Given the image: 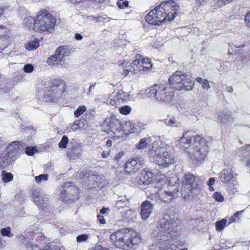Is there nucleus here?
<instances>
[{"label":"nucleus","instance_id":"1","mask_svg":"<svg viewBox=\"0 0 250 250\" xmlns=\"http://www.w3.org/2000/svg\"><path fill=\"white\" fill-rule=\"evenodd\" d=\"M178 220L174 215L165 214L159 219L152 234L153 244L150 246L149 250H174L177 247L175 238L178 235L177 227ZM180 250H188L186 248Z\"/></svg>","mask_w":250,"mask_h":250},{"label":"nucleus","instance_id":"2","mask_svg":"<svg viewBox=\"0 0 250 250\" xmlns=\"http://www.w3.org/2000/svg\"><path fill=\"white\" fill-rule=\"evenodd\" d=\"M179 6L174 0L164 1L150 11L146 17L151 24L159 25L164 21H171L177 16Z\"/></svg>","mask_w":250,"mask_h":250},{"label":"nucleus","instance_id":"3","mask_svg":"<svg viewBox=\"0 0 250 250\" xmlns=\"http://www.w3.org/2000/svg\"><path fill=\"white\" fill-rule=\"evenodd\" d=\"M142 241L140 233L128 229H122L112 233L110 241L115 247L124 250H129L137 246Z\"/></svg>","mask_w":250,"mask_h":250},{"label":"nucleus","instance_id":"4","mask_svg":"<svg viewBox=\"0 0 250 250\" xmlns=\"http://www.w3.org/2000/svg\"><path fill=\"white\" fill-rule=\"evenodd\" d=\"M56 20L46 10H41L37 14L35 22L34 29L39 32L52 33L55 28Z\"/></svg>","mask_w":250,"mask_h":250},{"label":"nucleus","instance_id":"5","mask_svg":"<svg viewBox=\"0 0 250 250\" xmlns=\"http://www.w3.org/2000/svg\"><path fill=\"white\" fill-rule=\"evenodd\" d=\"M199 188L200 185L194 175L189 173L184 175L181 187V194L185 200H189L196 196V191L199 190Z\"/></svg>","mask_w":250,"mask_h":250},{"label":"nucleus","instance_id":"6","mask_svg":"<svg viewBox=\"0 0 250 250\" xmlns=\"http://www.w3.org/2000/svg\"><path fill=\"white\" fill-rule=\"evenodd\" d=\"M169 84L172 88L182 90L190 91L192 89L194 83L187 78L186 73L181 71H177L168 79Z\"/></svg>","mask_w":250,"mask_h":250},{"label":"nucleus","instance_id":"7","mask_svg":"<svg viewBox=\"0 0 250 250\" xmlns=\"http://www.w3.org/2000/svg\"><path fill=\"white\" fill-rule=\"evenodd\" d=\"M150 153L153 156L155 163L162 167H168L175 162L174 157L163 146H152Z\"/></svg>","mask_w":250,"mask_h":250},{"label":"nucleus","instance_id":"8","mask_svg":"<svg viewBox=\"0 0 250 250\" xmlns=\"http://www.w3.org/2000/svg\"><path fill=\"white\" fill-rule=\"evenodd\" d=\"M194 137V144L196 148L190 146L188 151V154L191 157L194 158L198 162L202 161L206 157L208 150L209 147L206 144L205 139L199 135H196Z\"/></svg>","mask_w":250,"mask_h":250},{"label":"nucleus","instance_id":"9","mask_svg":"<svg viewBox=\"0 0 250 250\" xmlns=\"http://www.w3.org/2000/svg\"><path fill=\"white\" fill-rule=\"evenodd\" d=\"M38 86V88H41L44 93V99L46 102H55L62 94L63 90H61V87L63 88L64 84L62 83L57 85L46 82L43 86L41 84H39Z\"/></svg>","mask_w":250,"mask_h":250},{"label":"nucleus","instance_id":"10","mask_svg":"<svg viewBox=\"0 0 250 250\" xmlns=\"http://www.w3.org/2000/svg\"><path fill=\"white\" fill-rule=\"evenodd\" d=\"M60 197L62 200H74L78 198V189L77 188L71 186L70 183H66L60 188Z\"/></svg>","mask_w":250,"mask_h":250},{"label":"nucleus","instance_id":"11","mask_svg":"<svg viewBox=\"0 0 250 250\" xmlns=\"http://www.w3.org/2000/svg\"><path fill=\"white\" fill-rule=\"evenodd\" d=\"M174 95L173 92L168 89L167 84L166 83H160L157 84L156 91V100L166 102L171 101Z\"/></svg>","mask_w":250,"mask_h":250},{"label":"nucleus","instance_id":"12","mask_svg":"<svg viewBox=\"0 0 250 250\" xmlns=\"http://www.w3.org/2000/svg\"><path fill=\"white\" fill-rule=\"evenodd\" d=\"M134 74H138L142 71H146L152 67V64L149 59H145L142 56H137L136 59L133 62Z\"/></svg>","mask_w":250,"mask_h":250},{"label":"nucleus","instance_id":"13","mask_svg":"<svg viewBox=\"0 0 250 250\" xmlns=\"http://www.w3.org/2000/svg\"><path fill=\"white\" fill-rule=\"evenodd\" d=\"M144 163V160L142 158L139 156L134 157L126 163L125 170L129 174L134 173L140 169Z\"/></svg>","mask_w":250,"mask_h":250},{"label":"nucleus","instance_id":"14","mask_svg":"<svg viewBox=\"0 0 250 250\" xmlns=\"http://www.w3.org/2000/svg\"><path fill=\"white\" fill-rule=\"evenodd\" d=\"M179 191L178 186H169L163 193L162 191L161 193L158 192L159 199L164 202H168L177 196Z\"/></svg>","mask_w":250,"mask_h":250},{"label":"nucleus","instance_id":"15","mask_svg":"<svg viewBox=\"0 0 250 250\" xmlns=\"http://www.w3.org/2000/svg\"><path fill=\"white\" fill-rule=\"evenodd\" d=\"M136 183L138 186H145L151 184L153 180V174L149 169H145L136 179Z\"/></svg>","mask_w":250,"mask_h":250},{"label":"nucleus","instance_id":"16","mask_svg":"<svg viewBox=\"0 0 250 250\" xmlns=\"http://www.w3.org/2000/svg\"><path fill=\"white\" fill-rule=\"evenodd\" d=\"M32 200L38 206L43 208L48 199L41 190L35 189L32 191Z\"/></svg>","mask_w":250,"mask_h":250},{"label":"nucleus","instance_id":"17","mask_svg":"<svg viewBox=\"0 0 250 250\" xmlns=\"http://www.w3.org/2000/svg\"><path fill=\"white\" fill-rule=\"evenodd\" d=\"M153 205L149 201L143 202L141 206V216L143 220H146L152 213Z\"/></svg>","mask_w":250,"mask_h":250},{"label":"nucleus","instance_id":"18","mask_svg":"<svg viewBox=\"0 0 250 250\" xmlns=\"http://www.w3.org/2000/svg\"><path fill=\"white\" fill-rule=\"evenodd\" d=\"M65 62V59H62L56 52L53 55L48 58L46 63L50 66H62Z\"/></svg>","mask_w":250,"mask_h":250},{"label":"nucleus","instance_id":"19","mask_svg":"<svg viewBox=\"0 0 250 250\" xmlns=\"http://www.w3.org/2000/svg\"><path fill=\"white\" fill-rule=\"evenodd\" d=\"M220 178L224 183L233 182L236 180L232 170L230 169L223 170L221 173Z\"/></svg>","mask_w":250,"mask_h":250},{"label":"nucleus","instance_id":"20","mask_svg":"<svg viewBox=\"0 0 250 250\" xmlns=\"http://www.w3.org/2000/svg\"><path fill=\"white\" fill-rule=\"evenodd\" d=\"M193 135L188 132L184 133L183 137L180 139L181 146L184 149H188L192 143Z\"/></svg>","mask_w":250,"mask_h":250},{"label":"nucleus","instance_id":"21","mask_svg":"<svg viewBox=\"0 0 250 250\" xmlns=\"http://www.w3.org/2000/svg\"><path fill=\"white\" fill-rule=\"evenodd\" d=\"M109 126L112 132L115 133L116 132H120L122 129L121 122L117 119H112L109 124Z\"/></svg>","mask_w":250,"mask_h":250},{"label":"nucleus","instance_id":"22","mask_svg":"<svg viewBox=\"0 0 250 250\" xmlns=\"http://www.w3.org/2000/svg\"><path fill=\"white\" fill-rule=\"evenodd\" d=\"M55 52L62 59H64L65 57L69 56L70 54L69 47L66 45L59 46L55 51Z\"/></svg>","mask_w":250,"mask_h":250},{"label":"nucleus","instance_id":"23","mask_svg":"<svg viewBox=\"0 0 250 250\" xmlns=\"http://www.w3.org/2000/svg\"><path fill=\"white\" fill-rule=\"evenodd\" d=\"M151 139L150 137L143 138L140 140L138 144L136 145L137 149H145L147 148L151 143Z\"/></svg>","mask_w":250,"mask_h":250},{"label":"nucleus","instance_id":"24","mask_svg":"<svg viewBox=\"0 0 250 250\" xmlns=\"http://www.w3.org/2000/svg\"><path fill=\"white\" fill-rule=\"evenodd\" d=\"M118 64L119 65H123L124 69V73L123 74L125 75H127L128 74L129 72L132 73L134 74V71L132 69H134V67L133 66V62L132 63H129V62H119Z\"/></svg>","mask_w":250,"mask_h":250},{"label":"nucleus","instance_id":"25","mask_svg":"<svg viewBox=\"0 0 250 250\" xmlns=\"http://www.w3.org/2000/svg\"><path fill=\"white\" fill-rule=\"evenodd\" d=\"M21 142L19 141H14L12 142L8 146L7 150L8 153H15L19 152L21 149Z\"/></svg>","mask_w":250,"mask_h":250},{"label":"nucleus","instance_id":"26","mask_svg":"<svg viewBox=\"0 0 250 250\" xmlns=\"http://www.w3.org/2000/svg\"><path fill=\"white\" fill-rule=\"evenodd\" d=\"M242 151V154L244 156H250V144L245 146L241 149ZM242 163H244L247 166L250 167V159L246 160L245 159H242Z\"/></svg>","mask_w":250,"mask_h":250},{"label":"nucleus","instance_id":"27","mask_svg":"<svg viewBox=\"0 0 250 250\" xmlns=\"http://www.w3.org/2000/svg\"><path fill=\"white\" fill-rule=\"evenodd\" d=\"M11 163L7 155L0 156V168H3L8 166Z\"/></svg>","mask_w":250,"mask_h":250},{"label":"nucleus","instance_id":"28","mask_svg":"<svg viewBox=\"0 0 250 250\" xmlns=\"http://www.w3.org/2000/svg\"><path fill=\"white\" fill-rule=\"evenodd\" d=\"M1 180L3 183H7L11 181L13 179V175L10 172H7L5 170H2Z\"/></svg>","mask_w":250,"mask_h":250},{"label":"nucleus","instance_id":"29","mask_svg":"<svg viewBox=\"0 0 250 250\" xmlns=\"http://www.w3.org/2000/svg\"><path fill=\"white\" fill-rule=\"evenodd\" d=\"M157 84H155L146 90V95L151 98L154 97L156 99Z\"/></svg>","mask_w":250,"mask_h":250},{"label":"nucleus","instance_id":"30","mask_svg":"<svg viewBox=\"0 0 250 250\" xmlns=\"http://www.w3.org/2000/svg\"><path fill=\"white\" fill-rule=\"evenodd\" d=\"M36 18L32 17H27L24 19V23L25 26L30 29L32 28H34V22H35Z\"/></svg>","mask_w":250,"mask_h":250},{"label":"nucleus","instance_id":"31","mask_svg":"<svg viewBox=\"0 0 250 250\" xmlns=\"http://www.w3.org/2000/svg\"><path fill=\"white\" fill-rule=\"evenodd\" d=\"M39 46V43L37 41H29L26 44L25 47L29 51L37 49Z\"/></svg>","mask_w":250,"mask_h":250},{"label":"nucleus","instance_id":"32","mask_svg":"<svg viewBox=\"0 0 250 250\" xmlns=\"http://www.w3.org/2000/svg\"><path fill=\"white\" fill-rule=\"evenodd\" d=\"M122 128L124 129L125 131L132 133L134 132L135 126L131 122L127 121L125 122L124 126H122Z\"/></svg>","mask_w":250,"mask_h":250},{"label":"nucleus","instance_id":"33","mask_svg":"<svg viewBox=\"0 0 250 250\" xmlns=\"http://www.w3.org/2000/svg\"><path fill=\"white\" fill-rule=\"evenodd\" d=\"M232 0H214L213 5L216 8H221Z\"/></svg>","mask_w":250,"mask_h":250},{"label":"nucleus","instance_id":"34","mask_svg":"<svg viewBox=\"0 0 250 250\" xmlns=\"http://www.w3.org/2000/svg\"><path fill=\"white\" fill-rule=\"evenodd\" d=\"M119 112L123 115H128L131 111V107L128 105H125L120 107L119 108Z\"/></svg>","mask_w":250,"mask_h":250},{"label":"nucleus","instance_id":"35","mask_svg":"<svg viewBox=\"0 0 250 250\" xmlns=\"http://www.w3.org/2000/svg\"><path fill=\"white\" fill-rule=\"evenodd\" d=\"M230 117V115L228 112L222 111L219 113L218 118L219 120H220L221 122H225L227 121Z\"/></svg>","mask_w":250,"mask_h":250},{"label":"nucleus","instance_id":"36","mask_svg":"<svg viewBox=\"0 0 250 250\" xmlns=\"http://www.w3.org/2000/svg\"><path fill=\"white\" fill-rule=\"evenodd\" d=\"M166 124L170 126L177 127L179 126L181 124L179 122L177 121L175 118L169 119L166 120Z\"/></svg>","mask_w":250,"mask_h":250},{"label":"nucleus","instance_id":"37","mask_svg":"<svg viewBox=\"0 0 250 250\" xmlns=\"http://www.w3.org/2000/svg\"><path fill=\"white\" fill-rule=\"evenodd\" d=\"M86 110V107L84 105L79 106L77 110L74 112V114L75 117H79L83 114Z\"/></svg>","mask_w":250,"mask_h":250},{"label":"nucleus","instance_id":"38","mask_svg":"<svg viewBox=\"0 0 250 250\" xmlns=\"http://www.w3.org/2000/svg\"><path fill=\"white\" fill-rule=\"evenodd\" d=\"M227 220L223 219L216 223V229L217 230H221L224 229L227 223Z\"/></svg>","mask_w":250,"mask_h":250},{"label":"nucleus","instance_id":"39","mask_svg":"<svg viewBox=\"0 0 250 250\" xmlns=\"http://www.w3.org/2000/svg\"><path fill=\"white\" fill-rule=\"evenodd\" d=\"M0 233L3 236H8L9 237H11L13 236V234L10 232V228L9 227L1 229Z\"/></svg>","mask_w":250,"mask_h":250},{"label":"nucleus","instance_id":"40","mask_svg":"<svg viewBox=\"0 0 250 250\" xmlns=\"http://www.w3.org/2000/svg\"><path fill=\"white\" fill-rule=\"evenodd\" d=\"M68 142V137L66 136H63L61 142L59 144V147L62 148H66Z\"/></svg>","mask_w":250,"mask_h":250},{"label":"nucleus","instance_id":"41","mask_svg":"<svg viewBox=\"0 0 250 250\" xmlns=\"http://www.w3.org/2000/svg\"><path fill=\"white\" fill-rule=\"evenodd\" d=\"M47 179L48 175L47 174H41L35 177V180L37 183H41L42 182L46 181Z\"/></svg>","mask_w":250,"mask_h":250},{"label":"nucleus","instance_id":"42","mask_svg":"<svg viewBox=\"0 0 250 250\" xmlns=\"http://www.w3.org/2000/svg\"><path fill=\"white\" fill-rule=\"evenodd\" d=\"M125 202V199L118 200L115 205V208L117 209H120L121 208H124L126 206V204Z\"/></svg>","mask_w":250,"mask_h":250},{"label":"nucleus","instance_id":"43","mask_svg":"<svg viewBox=\"0 0 250 250\" xmlns=\"http://www.w3.org/2000/svg\"><path fill=\"white\" fill-rule=\"evenodd\" d=\"M118 7L120 9L127 7L128 5V2L127 0L123 1V0H118L117 2Z\"/></svg>","mask_w":250,"mask_h":250},{"label":"nucleus","instance_id":"44","mask_svg":"<svg viewBox=\"0 0 250 250\" xmlns=\"http://www.w3.org/2000/svg\"><path fill=\"white\" fill-rule=\"evenodd\" d=\"M213 198L218 202H223L224 201L223 195L219 192H215L213 195Z\"/></svg>","mask_w":250,"mask_h":250},{"label":"nucleus","instance_id":"45","mask_svg":"<svg viewBox=\"0 0 250 250\" xmlns=\"http://www.w3.org/2000/svg\"><path fill=\"white\" fill-rule=\"evenodd\" d=\"M88 235L85 234H83L78 235L77 237L76 240L78 242L81 243L83 242L86 241L88 239Z\"/></svg>","mask_w":250,"mask_h":250},{"label":"nucleus","instance_id":"46","mask_svg":"<svg viewBox=\"0 0 250 250\" xmlns=\"http://www.w3.org/2000/svg\"><path fill=\"white\" fill-rule=\"evenodd\" d=\"M42 250H61L59 247L54 244L46 245Z\"/></svg>","mask_w":250,"mask_h":250},{"label":"nucleus","instance_id":"47","mask_svg":"<svg viewBox=\"0 0 250 250\" xmlns=\"http://www.w3.org/2000/svg\"><path fill=\"white\" fill-rule=\"evenodd\" d=\"M36 151V148L34 147L28 146L25 148L26 153L28 155H32Z\"/></svg>","mask_w":250,"mask_h":250},{"label":"nucleus","instance_id":"48","mask_svg":"<svg viewBox=\"0 0 250 250\" xmlns=\"http://www.w3.org/2000/svg\"><path fill=\"white\" fill-rule=\"evenodd\" d=\"M79 128V121L77 120L71 125L70 131H75Z\"/></svg>","mask_w":250,"mask_h":250},{"label":"nucleus","instance_id":"49","mask_svg":"<svg viewBox=\"0 0 250 250\" xmlns=\"http://www.w3.org/2000/svg\"><path fill=\"white\" fill-rule=\"evenodd\" d=\"M33 66L31 64H27L24 65L23 70L26 73H31L33 70Z\"/></svg>","mask_w":250,"mask_h":250},{"label":"nucleus","instance_id":"50","mask_svg":"<svg viewBox=\"0 0 250 250\" xmlns=\"http://www.w3.org/2000/svg\"><path fill=\"white\" fill-rule=\"evenodd\" d=\"M202 87L206 90H208L210 88V85H209V82L207 79H204L203 83H202Z\"/></svg>","mask_w":250,"mask_h":250},{"label":"nucleus","instance_id":"51","mask_svg":"<svg viewBox=\"0 0 250 250\" xmlns=\"http://www.w3.org/2000/svg\"><path fill=\"white\" fill-rule=\"evenodd\" d=\"M119 98L122 99L123 100L127 101L129 99V95L123 91L119 92Z\"/></svg>","mask_w":250,"mask_h":250},{"label":"nucleus","instance_id":"52","mask_svg":"<svg viewBox=\"0 0 250 250\" xmlns=\"http://www.w3.org/2000/svg\"><path fill=\"white\" fill-rule=\"evenodd\" d=\"M245 20L247 26L250 27V11L245 16Z\"/></svg>","mask_w":250,"mask_h":250},{"label":"nucleus","instance_id":"53","mask_svg":"<svg viewBox=\"0 0 250 250\" xmlns=\"http://www.w3.org/2000/svg\"><path fill=\"white\" fill-rule=\"evenodd\" d=\"M98 219L99 220L100 222L102 224H104L105 223V220L104 219V217L103 215H98L97 216Z\"/></svg>","mask_w":250,"mask_h":250},{"label":"nucleus","instance_id":"54","mask_svg":"<svg viewBox=\"0 0 250 250\" xmlns=\"http://www.w3.org/2000/svg\"><path fill=\"white\" fill-rule=\"evenodd\" d=\"M103 19V18L101 17V16H99V17H93L92 18V21L96 23L98 21H102V19Z\"/></svg>","mask_w":250,"mask_h":250},{"label":"nucleus","instance_id":"55","mask_svg":"<svg viewBox=\"0 0 250 250\" xmlns=\"http://www.w3.org/2000/svg\"><path fill=\"white\" fill-rule=\"evenodd\" d=\"M209 0H195L196 2L199 4V5H203L206 4Z\"/></svg>","mask_w":250,"mask_h":250},{"label":"nucleus","instance_id":"56","mask_svg":"<svg viewBox=\"0 0 250 250\" xmlns=\"http://www.w3.org/2000/svg\"><path fill=\"white\" fill-rule=\"evenodd\" d=\"M215 183V179L214 178H210L208 183V186H213Z\"/></svg>","mask_w":250,"mask_h":250},{"label":"nucleus","instance_id":"57","mask_svg":"<svg viewBox=\"0 0 250 250\" xmlns=\"http://www.w3.org/2000/svg\"><path fill=\"white\" fill-rule=\"evenodd\" d=\"M75 38L77 40H81L83 39V36L79 33H76L75 35Z\"/></svg>","mask_w":250,"mask_h":250},{"label":"nucleus","instance_id":"58","mask_svg":"<svg viewBox=\"0 0 250 250\" xmlns=\"http://www.w3.org/2000/svg\"><path fill=\"white\" fill-rule=\"evenodd\" d=\"M109 155V152L103 151L102 154V156L103 158H107L108 156Z\"/></svg>","mask_w":250,"mask_h":250},{"label":"nucleus","instance_id":"59","mask_svg":"<svg viewBox=\"0 0 250 250\" xmlns=\"http://www.w3.org/2000/svg\"><path fill=\"white\" fill-rule=\"evenodd\" d=\"M106 145L107 147H110L112 145V141L110 140H108L106 141Z\"/></svg>","mask_w":250,"mask_h":250},{"label":"nucleus","instance_id":"60","mask_svg":"<svg viewBox=\"0 0 250 250\" xmlns=\"http://www.w3.org/2000/svg\"><path fill=\"white\" fill-rule=\"evenodd\" d=\"M196 80L197 82L200 83L201 84H202V83H203V81H204V80L201 77H197Z\"/></svg>","mask_w":250,"mask_h":250},{"label":"nucleus","instance_id":"61","mask_svg":"<svg viewBox=\"0 0 250 250\" xmlns=\"http://www.w3.org/2000/svg\"><path fill=\"white\" fill-rule=\"evenodd\" d=\"M107 210V209L106 208H103L100 210V213L102 214H104L106 212Z\"/></svg>","mask_w":250,"mask_h":250},{"label":"nucleus","instance_id":"62","mask_svg":"<svg viewBox=\"0 0 250 250\" xmlns=\"http://www.w3.org/2000/svg\"><path fill=\"white\" fill-rule=\"evenodd\" d=\"M97 84L96 83H94L90 84L89 87H90V88H93Z\"/></svg>","mask_w":250,"mask_h":250},{"label":"nucleus","instance_id":"63","mask_svg":"<svg viewBox=\"0 0 250 250\" xmlns=\"http://www.w3.org/2000/svg\"><path fill=\"white\" fill-rule=\"evenodd\" d=\"M243 211H237L234 214V216L237 217L238 215L241 214Z\"/></svg>","mask_w":250,"mask_h":250},{"label":"nucleus","instance_id":"64","mask_svg":"<svg viewBox=\"0 0 250 250\" xmlns=\"http://www.w3.org/2000/svg\"><path fill=\"white\" fill-rule=\"evenodd\" d=\"M209 186V189L211 191H213L214 190V188L212 187V186Z\"/></svg>","mask_w":250,"mask_h":250}]
</instances>
